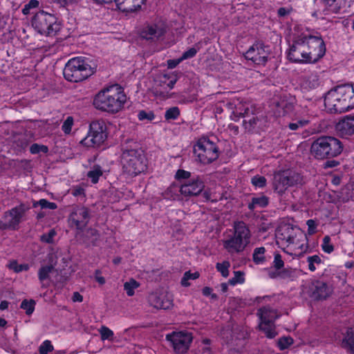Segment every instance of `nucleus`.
<instances>
[{"label": "nucleus", "mask_w": 354, "mask_h": 354, "mask_svg": "<svg viewBox=\"0 0 354 354\" xmlns=\"http://www.w3.org/2000/svg\"><path fill=\"white\" fill-rule=\"evenodd\" d=\"M54 349L50 341L45 340L39 347V352L40 354H48L49 352L53 351Z\"/></svg>", "instance_id": "46"}, {"label": "nucleus", "mask_w": 354, "mask_h": 354, "mask_svg": "<svg viewBox=\"0 0 354 354\" xmlns=\"http://www.w3.org/2000/svg\"><path fill=\"white\" fill-rule=\"evenodd\" d=\"M140 286L139 282L133 279H129L124 283V289L128 296H133L135 294V290Z\"/></svg>", "instance_id": "36"}, {"label": "nucleus", "mask_w": 354, "mask_h": 354, "mask_svg": "<svg viewBox=\"0 0 354 354\" xmlns=\"http://www.w3.org/2000/svg\"><path fill=\"white\" fill-rule=\"evenodd\" d=\"M322 248L323 251L327 254H330L334 250V246L331 243V239L329 236H325L323 238Z\"/></svg>", "instance_id": "39"}, {"label": "nucleus", "mask_w": 354, "mask_h": 354, "mask_svg": "<svg viewBox=\"0 0 354 354\" xmlns=\"http://www.w3.org/2000/svg\"><path fill=\"white\" fill-rule=\"evenodd\" d=\"M203 196L206 201H216L218 200L216 197L212 196L208 191H205Z\"/></svg>", "instance_id": "61"}, {"label": "nucleus", "mask_w": 354, "mask_h": 354, "mask_svg": "<svg viewBox=\"0 0 354 354\" xmlns=\"http://www.w3.org/2000/svg\"><path fill=\"white\" fill-rule=\"evenodd\" d=\"M277 242L278 244L286 245L290 252L288 253L300 255L307 248V237L299 228L290 225L281 227L277 233Z\"/></svg>", "instance_id": "4"}, {"label": "nucleus", "mask_w": 354, "mask_h": 354, "mask_svg": "<svg viewBox=\"0 0 354 354\" xmlns=\"http://www.w3.org/2000/svg\"><path fill=\"white\" fill-rule=\"evenodd\" d=\"M126 100L125 94L121 88L115 84L98 92L94 97L93 105L101 111L117 113L123 107Z\"/></svg>", "instance_id": "3"}, {"label": "nucleus", "mask_w": 354, "mask_h": 354, "mask_svg": "<svg viewBox=\"0 0 354 354\" xmlns=\"http://www.w3.org/2000/svg\"><path fill=\"white\" fill-rule=\"evenodd\" d=\"M191 176L190 172L183 170V169H178L175 175V177L178 180H189V177Z\"/></svg>", "instance_id": "57"}, {"label": "nucleus", "mask_w": 354, "mask_h": 354, "mask_svg": "<svg viewBox=\"0 0 354 354\" xmlns=\"http://www.w3.org/2000/svg\"><path fill=\"white\" fill-rule=\"evenodd\" d=\"M301 183L302 177L292 170L281 171L274 175V189L279 194H283L289 187L301 184Z\"/></svg>", "instance_id": "11"}, {"label": "nucleus", "mask_w": 354, "mask_h": 354, "mask_svg": "<svg viewBox=\"0 0 354 354\" xmlns=\"http://www.w3.org/2000/svg\"><path fill=\"white\" fill-rule=\"evenodd\" d=\"M293 344V339L290 337H283L278 340V346L281 351L288 348Z\"/></svg>", "instance_id": "44"}, {"label": "nucleus", "mask_w": 354, "mask_h": 354, "mask_svg": "<svg viewBox=\"0 0 354 354\" xmlns=\"http://www.w3.org/2000/svg\"><path fill=\"white\" fill-rule=\"evenodd\" d=\"M263 322L260 321L259 327L266 335L268 338L272 339L277 335L275 330L274 322H269L263 317Z\"/></svg>", "instance_id": "26"}, {"label": "nucleus", "mask_w": 354, "mask_h": 354, "mask_svg": "<svg viewBox=\"0 0 354 354\" xmlns=\"http://www.w3.org/2000/svg\"><path fill=\"white\" fill-rule=\"evenodd\" d=\"M173 295L166 291L153 292L149 296L151 306L158 309H169L173 306Z\"/></svg>", "instance_id": "17"}, {"label": "nucleus", "mask_w": 354, "mask_h": 354, "mask_svg": "<svg viewBox=\"0 0 354 354\" xmlns=\"http://www.w3.org/2000/svg\"><path fill=\"white\" fill-rule=\"evenodd\" d=\"M339 162L336 160H328L324 163V168H332L338 165Z\"/></svg>", "instance_id": "64"}, {"label": "nucleus", "mask_w": 354, "mask_h": 354, "mask_svg": "<svg viewBox=\"0 0 354 354\" xmlns=\"http://www.w3.org/2000/svg\"><path fill=\"white\" fill-rule=\"evenodd\" d=\"M229 282L232 285H235L238 283H243L244 277L243 273L240 271L234 272V277L232 279H230Z\"/></svg>", "instance_id": "53"}, {"label": "nucleus", "mask_w": 354, "mask_h": 354, "mask_svg": "<svg viewBox=\"0 0 354 354\" xmlns=\"http://www.w3.org/2000/svg\"><path fill=\"white\" fill-rule=\"evenodd\" d=\"M27 210L28 207L21 204L6 212L0 220V230H17Z\"/></svg>", "instance_id": "13"}, {"label": "nucleus", "mask_w": 354, "mask_h": 354, "mask_svg": "<svg viewBox=\"0 0 354 354\" xmlns=\"http://www.w3.org/2000/svg\"><path fill=\"white\" fill-rule=\"evenodd\" d=\"M197 52L198 50L196 49L195 48H190L189 49H188L187 50L185 51L183 53L181 58L183 59V61L187 59L192 58L196 55Z\"/></svg>", "instance_id": "56"}, {"label": "nucleus", "mask_w": 354, "mask_h": 354, "mask_svg": "<svg viewBox=\"0 0 354 354\" xmlns=\"http://www.w3.org/2000/svg\"><path fill=\"white\" fill-rule=\"evenodd\" d=\"M269 55V49L261 43L253 44L246 51L245 57L258 65H263L266 63Z\"/></svg>", "instance_id": "16"}, {"label": "nucleus", "mask_w": 354, "mask_h": 354, "mask_svg": "<svg viewBox=\"0 0 354 354\" xmlns=\"http://www.w3.org/2000/svg\"><path fill=\"white\" fill-rule=\"evenodd\" d=\"M178 80L177 74L165 73L160 75L156 80V95H160L162 97H169V91L171 90Z\"/></svg>", "instance_id": "15"}, {"label": "nucleus", "mask_w": 354, "mask_h": 354, "mask_svg": "<svg viewBox=\"0 0 354 354\" xmlns=\"http://www.w3.org/2000/svg\"><path fill=\"white\" fill-rule=\"evenodd\" d=\"M249 111V105L246 104H239L236 106L235 110L233 111L232 118L234 120H239L241 117H245Z\"/></svg>", "instance_id": "32"}, {"label": "nucleus", "mask_w": 354, "mask_h": 354, "mask_svg": "<svg viewBox=\"0 0 354 354\" xmlns=\"http://www.w3.org/2000/svg\"><path fill=\"white\" fill-rule=\"evenodd\" d=\"M56 235V232L55 230H50L48 233L44 234L41 236V241L47 243H52L53 242V239Z\"/></svg>", "instance_id": "52"}, {"label": "nucleus", "mask_w": 354, "mask_h": 354, "mask_svg": "<svg viewBox=\"0 0 354 354\" xmlns=\"http://www.w3.org/2000/svg\"><path fill=\"white\" fill-rule=\"evenodd\" d=\"M166 339L171 342L174 350L178 353H185L192 341L191 334L185 332H174L168 334Z\"/></svg>", "instance_id": "14"}, {"label": "nucleus", "mask_w": 354, "mask_h": 354, "mask_svg": "<svg viewBox=\"0 0 354 354\" xmlns=\"http://www.w3.org/2000/svg\"><path fill=\"white\" fill-rule=\"evenodd\" d=\"M268 198L264 195L253 197L248 204V208L254 210L256 208L265 207L268 205Z\"/></svg>", "instance_id": "30"}, {"label": "nucleus", "mask_w": 354, "mask_h": 354, "mask_svg": "<svg viewBox=\"0 0 354 354\" xmlns=\"http://www.w3.org/2000/svg\"><path fill=\"white\" fill-rule=\"evenodd\" d=\"M308 226V233L310 235L314 234L316 232L317 223L315 220L309 219L306 221Z\"/></svg>", "instance_id": "58"}, {"label": "nucleus", "mask_w": 354, "mask_h": 354, "mask_svg": "<svg viewBox=\"0 0 354 354\" xmlns=\"http://www.w3.org/2000/svg\"><path fill=\"white\" fill-rule=\"evenodd\" d=\"M342 346L351 354H354V328L347 330L346 335L342 340Z\"/></svg>", "instance_id": "29"}, {"label": "nucleus", "mask_w": 354, "mask_h": 354, "mask_svg": "<svg viewBox=\"0 0 354 354\" xmlns=\"http://www.w3.org/2000/svg\"><path fill=\"white\" fill-rule=\"evenodd\" d=\"M293 104L292 99H288L286 97H283L276 103L275 113L278 116L285 115L292 111Z\"/></svg>", "instance_id": "24"}, {"label": "nucleus", "mask_w": 354, "mask_h": 354, "mask_svg": "<svg viewBox=\"0 0 354 354\" xmlns=\"http://www.w3.org/2000/svg\"><path fill=\"white\" fill-rule=\"evenodd\" d=\"M319 85V77L316 73H312L305 77L302 86L307 89L316 88Z\"/></svg>", "instance_id": "31"}, {"label": "nucleus", "mask_w": 354, "mask_h": 354, "mask_svg": "<svg viewBox=\"0 0 354 354\" xmlns=\"http://www.w3.org/2000/svg\"><path fill=\"white\" fill-rule=\"evenodd\" d=\"M251 183L256 187L262 188L266 185V179L263 176L257 175L252 178Z\"/></svg>", "instance_id": "47"}, {"label": "nucleus", "mask_w": 354, "mask_h": 354, "mask_svg": "<svg viewBox=\"0 0 354 354\" xmlns=\"http://www.w3.org/2000/svg\"><path fill=\"white\" fill-rule=\"evenodd\" d=\"M294 270L290 268H286L278 271H273L269 273L271 278L280 277L281 279L291 278L293 277Z\"/></svg>", "instance_id": "33"}, {"label": "nucleus", "mask_w": 354, "mask_h": 354, "mask_svg": "<svg viewBox=\"0 0 354 354\" xmlns=\"http://www.w3.org/2000/svg\"><path fill=\"white\" fill-rule=\"evenodd\" d=\"M146 0H114L117 8L123 12L132 13L140 10Z\"/></svg>", "instance_id": "22"}, {"label": "nucleus", "mask_w": 354, "mask_h": 354, "mask_svg": "<svg viewBox=\"0 0 354 354\" xmlns=\"http://www.w3.org/2000/svg\"><path fill=\"white\" fill-rule=\"evenodd\" d=\"M257 315L261 322H263V317H265V319H267L269 322H274L279 316L275 310L269 306H265L260 308L258 310Z\"/></svg>", "instance_id": "27"}, {"label": "nucleus", "mask_w": 354, "mask_h": 354, "mask_svg": "<svg viewBox=\"0 0 354 354\" xmlns=\"http://www.w3.org/2000/svg\"><path fill=\"white\" fill-rule=\"evenodd\" d=\"M138 118L140 120H148L151 121L155 118V115L151 111H140L138 114Z\"/></svg>", "instance_id": "50"}, {"label": "nucleus", "mask_w": 354, "mask_h": 354, "mask_svg": "<svg viewBox=\"0 0 354 354\" xmlns=\"http://www.w3.org/2000/svg\"><path fill=\"white\" fill-rule=\"evenodd\" d=\"M330 292V288L323 281H317L313 284L311 295L315 299H326Z\"/></svg>", "instance_id": "23"}, {"label": "nucleus", "mask_w": 354, "mask_h": 354, "mask_svg": "<svg viewBox=\"0 0 354 354\" xmlns=\"http://www.w3.org/2000/svg\"><path fill=\"white\" fill-rule=\"evenodd\" d=\"M272 266H273V268L275 269V271H278L283 268L284 262H283L281 255L280 254H279V253L274 254Z\"/></svg>", "instance_id": "48"}, {"label": "nucleus", "mask_w": 354, "mask_h": 354, "mask_svg": "<svg viewBox=\"0 0 354 354\" xmlns=\"http://www.w3.org/2000/svg\"><path fill=\"white\" fill-rule=\"evenodd\" d=\"M30 151L32 154H36L39 153L40 151L46 153L48 151V147L44 145H40L38 144H33L31 145L30 148Z\"/></svg>", "instance_id": "54"}, {"label": "nucleus", "mask_w": 354, "mask_h": 354, "mask_svg": "<svg viewBox=\"0 0 354 354\" xmlns=\"http://www.w3.org/2000/svg\"><path fill=\"white\" fill-rule=\"evenodd\" d=\"M71 225L79 230H82L89 221L88 211L84 207H76L70 215Z\"/></svg>", "instance_id": "18"}, {"label": "nucleus", "mask_w": 354, "mask_h": 354, "mask_svg": "<svg viewBox=\"0 0 354 354\" xmlns=\"http://www.w3.org/2000/svg\"><path fill=\"white\" fill-rule=\"evenodd\" d=\"M106 125L103 121H93L90 124L89 132L81 141L87 147H97L106 139Z\"/></svg>", "instance_id": "12"}, {"label": "nucleus", "mask_w": 354, "mask_h": 354, "mask_svg": "<svg viewBox=\"0 0 354 354\" xmlns=\"http://www.w3.org/2000/svg\"><path fill=\"white\" fill-rule=\"evenodd\" d=\"M38 204L41 208L55 209L57 208V205L55 203H51L46 199H41L38 201Z\"/></svg>", "instance_id": "55"}, {"label": "nucleus", "mask_w": 354, "mask_h": 354, "mask_svg": "<svg viewBox=\"0 0 354 354\" xmlns=\"http://www.w3.org/2000/svg\"><path fill=\"white\" fill-rule=\"evenodd\" d=\"M35 302L33 300H24L21 304V308L26 310L27 315H31L35 310Z\"/></svg>", "instance_id": "45"}, {"label": "nucleus", "mask_w": 354, "mask_h": 354, "mask_svg": "<svg viewBox=\"0 0 354 354\" xmlns=\"http://www.w3.org/2000/svg\"><path fill=\"white\" fill-rule=\"evenodd\" d=\"M308 124V120L303 119V120H297L295 122L290 123L288 124V127H289L290 129H291L292 131H295V130L299 129V128L306 126Z\"/></svg>", "instance_id": "51"}, {"label": "nucleus", "mask_w": 354, "mask_h": 354, "mask_svg": "<svg viewBox=\"0 0 354 354\" xmlns=\"http://www.w3.org/2000/svg\"><path fill=\"white\" fill-rule=\"evenodd\" d=\"M337 133L342 137L354 135V114L344 116L335 125Z\"/></svg>", "instance_id": "21"}, {"label": "nucleus", "mask_w": 354, "mask_h": 354, "mask_svg": "<svg viewBox=\"0 0 354 354\" xmlns=\"http://www.w3.org/2000/svg\"><path fill=\"white\" fill-rule=\"evenodd\" d=\"M180 185L181 194L186 197L197 196L205 188L203 181L198 178L187 180Z\"/></svg>", "instance_id": "20"}, {"label": "nucleus", "mask_w": 354, "mask_h": 354, "mask_svg": "<svg viewBox=\"0 0 354 354\" xmlns=\"http://www.w3.org/2000/svg\"><path fill=\"white\" fill-rule=\"evenodd\" d=\"M325 106L331 112L342 113L354 108V87L341 85L329 91L324 98Z\"/></svg>", "instance_id": "2"}, {"label": "nucleus", "mask_w": 354, "mask_h": 354, "mask_svg": "<svg viewBox=\"0 0 354 354\" xmlns=\"http://www.w3.org/2000/svg\"><path fill=\"white\" fill-rule=\"evenodd\" d=\"M180 115V110L177 106H173L165 111V118L167 120H176Z\"/></svg>", "instance_id": "41"}, {"label": "nucleus", "mask_w": 354, "mask_h": 354, "mask_svg": "<svg viewBox=\"0 0 354 354\" xmlns=\"http://www.w3.org/2000/svg\"><path fill=\"white\" fill-rule=\"evenodd\" d=\"M100 270H96L95 271V280L101 285L104 284L105 283V279L100 276Z\"/></svg>", "instance_id": "63"}, {"label": "nucleus", "mask_w": 354, "mask_h": 354, "mask_svg": "<svg viewBox=\"0 0 354 354\" xmlns=\"http://www.w3.org/2000/svg\"><path fill=\"white\" fill-rule=\"evenodd\" d=\"M309 270L314 272L323 262L319 255L309 256L306 259Z\"/></svg>", "instance_id": "35"}, {"label": "nucleus", "mask_w": 354, "mask_h": 354, "mask_svg": "<svg viewBox=\"0 0 354 354\" xmlns=\"http://www.w3.org/2000/svg\"><path fill=\"white\" fill-rule=\"evenodd\" d=\"M87 236L88 238H93V240L97 239L98 236L97 231L95 229L90 228L87 230Z\"/></svg>", "instance_id": "60"}, {"label": "nucleus", "mask_w": 354, "mask_h": 354, "mask_svg": "<svg viewBox=\"0 0 354 354\" xmlns=\"http://www.w3.org/2000/svg\"><path fill=\"white\" fill-rule=\"evenodd\" d=\"M194 151L198 160L203 164H209L218 157L216 144L207 138L199 139L194 146Z\"/></svg>", "instance_id": "10"}, {"label": "nucleus", "mask_w": 354, "mask_h": 354, "mask_svg": "<svg viewBox=\"0 0 354 354\" xmlns=\"http://www.w3.org/2000/svg\"><path fill=\"white\" fill-rule=\"evenodd\" d=\"M266 249L263 247L257 248L253 252V261L257 264H262L266 261Z\"/></svg>", "instance_id": "37"}, {"label": "nucleus", "mask_w": 354, "mask_h": 354, "mask_svg": "<svg viewBox=\"0 0 354 354\" xmlns=\"http://www.w3.org/2000/svg\"><path fill=\"white\" fill-rule=\"evenodd\" d=\"M230 263L228 261H223L222 263H217L216 268L218 272H221L223 277H227L229 275V268Z\"/></svg>", "instance_id": "43"}, {"label": "nucleus", "mask_w": 354, "mask_h": 354, "mask_svg": "<svg viewBox=\"0 0 354 354\" xmlns=\"http://www.w3.org/2000/svg\"><path fill=\"white\" fill-rule=\"evenodd\" d=\"M341 142L331 136H322L311 145L310 153L317 159L330 158L337 156L342 151Z\"/></svg>", "instance_id": "6"}, {"label": "nucleus", "mask_w": 354, "mask_h": 354, "mask_svg": "<svg viewBox=\"0 0 354 354\" xmlns=\"http://www.w3.org/2000/svg\"><path fill=\"white\" fill-rule=\"evenodd\" d=\"M166 31V24L164 21H159L143 28L141 36L147 40H157L160 39Z\"/></svg>", "instance_id": "19"}, {"label": "nucleus", "mask_w": 354, "mask_h": 354, "mask_svg": "<svg viewBox=\"0 0 354 354\" xmlns=\"http://www.w3.org/2000/svg\"><path fill=\"white\" fill-rule=\"evenodd\" d=\"M73 125V118L71 116L67 117L66 120L64 122L62 129L66 134H69L71 131L72 127Z\"/></svg>", "instance_id": "49"}, {"label": "nucleus", "mask_w": 354, "mask_h": 354, "mask_svg": "<svg viewBox=\"0 0 354 354\" xmlns=\"http://www.w3.org/2000/svg\"><path fill=\"white\" fill-rule=\"evenodd\" d=\"M199 277L198 272H191L190 271L185 272L183 278L181 279L180 283L183 286L187 287L190 285L188 282L189 279H196Z\"/></svg>", "instance_id": "38"}, {"label": "nucleus", "mask_w": 354, "mask_h": 354, "mask_svg": "<svg viewBox=\"0 0 354 354\" xmlns=\"http://www.w3.org/2000/svg\"><path fill=\"white\" fill-rule=\"evenodd\" d=\"M32 26L39 33L46 36L55 35L60 28L57 18L44 11H40L34 16Z\"/></svg>", "instance_id": "9"}, {"label": "nucleus", "mask_w": 354, "mask_h": 354, "mask_svg": "<svg viewBox=\"0 0 354 354\" xmlns=\"http://www.w3.org/2000/svg\"><path fill=\"white\" fill-rule=\"evenodd\" d=\"M233 229V235L223 241V248L230 254L240 253L250 243L251 233L242 221L234 222Z\"/></svg>", "instance_id": "5"}, {"label": "nucleus", "mask_w": 354, "mask_h": 354, "mask_svg": "<svg viewBox=\"0 0 354 354\" xmlns=\"http://www.w3.org/2000/svg\"><path fill=\"white\" fill-rule=\"evenodd\" d=\"M123 172L129 176H136L146 169V160L143 154L137 150L123 151L121 158Z\"/></svg>", "instance_id": "8"}, {"label": "nucleus", "mask_w": 354, "mask_h": 354, "mask_svg": "<svg viewBox=\"0 0 354 354\" xmlns=\"http://www.w3.org/2000/svg\"><path fill=\"white\" fill-rule=\"evenodd\" d=\"M99 333H100V334L101 335L102 340L104 341V340H106V339H108V340H112L113 339L114 333L108 327H106L105 326H102L99 329Z\"/></svg>", "instance_id": "40"}, {"label": "nucleus", "mask_w": 354, "mask_h": 354, "mask_svg": "<svg viewBox=\"0 0 354 354\" xmlns=\"http://www.w3.org/2000/svg\"><path fill=\"white\" fill-rule=\"evenodd\" d=\"M54 267L52 265L41 266L38 270V278L41 283V288H46L50 286L48 282H46L49 279L50 274L53 271Z\"/></svg>", "instance_id": "25"}, {"label": "nucleus", "mask_w": 354, "mask_h": 354, "mask_svg": "<svg viewBox=\"0 0 354 354\" xmlns=\"http://www.w3.org/2000/svg\"><path fill=\"white\" fill-rule=\"evenodd\" d=\"M63 74L66 80L79 82L91 75L93 69L85 58L77 57L68 61Z\"/></svg>", "instance_id": "7"}, {"label": "nucleus", "mask_w": 354, "mask_h": 354, "mask_svg": "<svg viewBox=\"0 0 354 354\" xmlns=\"http://www.w3.org/2000/svg\"><path fill=\"white\" fill-rule=\"evenodd\" d=\"M102 174L103 170L102 167L100 165H95L88 172L87 176L91 180L93 183H97Z\"/></svg>", "instance_id": "34"}, {"label": "nucleus", "mask_w": 354, "mask_h": 354, "mask_svg": "<svg viewBox=\"0 0 354 354\" xmlns=\"http://www.w3.org/2000/svg\"><path fill=\"white\" fill-rule=\"evenodd\" d=\"M8 267L10 269L13 270L15 272L27 271L30 268L28 264H18L16 261H10Z\"/></svg>", "instance_id": "42"}, {"label": "nucleus", "mask_w": 354, "mask_h": 354, "mask_svg": "<svg viewBox=\"0 0 354 354\" xmlns=\"http://www.w3.org/2000/svg\"><path fill=\"white\" fill-rule=\"evenodd\" d=\"M72 194L75 196L83 195L84 194V189L80 187H73L72 189Z\"/></svg>", "instance_id": "62"}, {"label": "nucleus", "mask_w": 354, "mask_h": 354, "mask_svg": "<svg viewBox=\"0 0 354 354\" xmlns=\"http://www.w3.org/2000/svg\"><path fill=\"white\" fill-rule=\"evenodd\" d=\"M181 185L173 183L162 194L164 198L171 201L180 199Z\"/></svg>", "instance_id": "28"}, {"label": "nucleus", "mask_w": 354, "mask_h": 354, "mask_svg": "<svg viewBox=\"0 0 354 354\" xmlns=\"http://www.w3.org/2000/svg\"><path fill=\"white\" fill-rule=\"evenodd\" d=\"M181 62H183V59L181 57L176 59H169V60H167V66L169 68H174Z\"/></svg>", "instance_id": "59"}, {"label": "nucleus", "mask_w": 354, "mask_h": 354, "mask_svg": "<svg viewBox=\"0 0 354 354\" xmlns=\"http://www.w3.org/2000/svg\"><path fill=\"white\" fill-rule=\"evenodd\" d=\"M325 51V44L322 38L302 35L293 41L288 58L296 63H315L324 55Z\"/></svg>", "instance_id": "1"}]
</instances>
